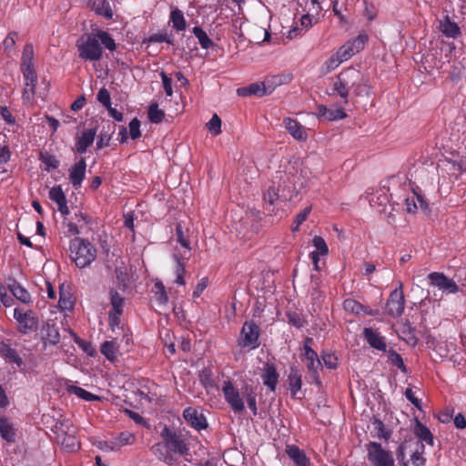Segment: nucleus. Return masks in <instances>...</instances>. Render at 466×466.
Here are the masks:
<instances>
[{"label": "nucleus", "instance_id": "15", "mask_svg": "<svg viewBox=\"0 0 466 466\" xmlns=\"http://www.w3.org/2000/svg\"><path fill=\"white\" fill-rule=\"evenodd\" d=\"M185 420L195 430L200 431L208 428L207 419L196 408L187 407L183 411Z\"/></svg>", "mask_w": 466, "mask_h": 466}, {"label": "nucleus", "instance_id": "17", "mask_svg": "<svg viewBox=\"0 0 466 466\" xmlns=\"http://www.w3.org/2000/svg\"><path fill=\"white\" fill-rule=\"evenodd\" d=\"M267 84L264 82L252 83L247 86L239 87L237 89V94L239 96H248L255 95L258 96H263L272 93V86H266Z\"/></svg>", "mask_w": 466, "mask_h": 466}, {"label": "nucleus", "instance_id": "8", "mask_svg": "<svg viewBox=\"0 0 466 466\" xmlns=\"http://www.w3.org/2000/svg\"><path fill=\"white\" fill-rule=\"evenodd\" d=\"M404 306L403 284L402 282H399V286L390 294L386 303V312L393 318H399L404 311Z\"/></svg>", "mask_w": 466, "mask_h": 466}, {"label": "nucleus", "instance_id": "52", "mask_svg": "<svg viewBox=\"0 0 466 466\" xmlns=\"http://www.w3.org/2000/svg\"><path fill=\"white\" fill-rule=\"evenodd\" d=\"M34 47L31 43H26L22 53L21 66H34Z\"/></svg>", "mask_w": 466, "mask_h": 466}, {"label": "nucleus", "instance_id": "14", "mask_svg": "<svg viewBox=\"0 0 466 466\" xmlns=\"http://www.w3.org/2000/svg\"><path fill=\"white\" fill-rule=\"evenodd\" d=\"M428 278L431 286L439 288L443 292L454 294L459 291L456 282L441 272L430 273Z\"/></svg>", "mask_w": 466, "mask_h": 466}, {"label": "nucleus", "instance_id": "23", "mask_svg": "<svg viewBox=\"0 0 466 466\" xmlns=\"http://www.w3.org/2000/svg\"><path fill=\"white\" fill-rule=\"evenodd\" d=\"M0 355L7 363H14L19 369L25 366V362L17 350L5 342L0 343Z\"/></svg>", "mask_w": 466, "mask_h": 466}, {"label": "nucleus", "instance_id": "1", "mask_svg": "<svg viewBox=\"0 0 466 466\" xmlns=\"http://www.w3.org/2000/svg\"><path fill=\"white\" fill-rule=\"evenodd\" d=\"M360 77V71L348 67L340 72L332 81V91L329 96H339L344 104H348L350 90Z\"/></svg>", "mask_w": 466, "mask_h": 466}, {"label": "nucleus", "instance_id": "5", "mask_svg": "<svg viewBox=\"0 0 466 466\" xmlns=\"http://www.w3.org/2000/svg\"><path fill=\"white\" fill-rule=\"evenodd\" d=\"M368 460L374 466H395L392 454L382 448L381 444L370 441L366 445Z\"/></svg>", "mask_w": 466, "mask_h": 466}, {"label": "nucleus", "instance_id": "44", "mask_svg": "<svg viewBox=\"0 0 466 466\" xmlns=\"http://www.w3.org/2000/svg\"><path fill=\"white\" fill-rule=\"evenodd\" d=\"M147 116L151 123L159 124L165 117V112L158 108L157 103H153L148 107Z\"/></svg>", "mask_w": 466, "mask_h": 466}, {"label": "nucleus", "instance_id": "13", "mask_svg": "<svg viewBox=\"0 0 466 466\" xmlns=\"http://www.w3.org/2000/svg\"><path fill=\"white\" fill-rule=\"evenodd\" d=\"M368 41L366 35H359L357 37L348 41L338 50V56L340 60L347 61L355 54L360 52Z\"/></svg>", "mask_w": 466, "mask_h": 466}, {"label": "nucleus", "instance_id": "9", "mask_svg": "<svg viewBox=\"0 0 466 466\" xmlns=\"http://www.w3.org/2000/svg\"><path fill=\"white\" fill-rule=\"evenodd\" d=\"M161 437L164 440L167 449L170 451L179 453L180 455L187 454L188 448L182 435L165 427L161 431Z\"/></svg>", "mask_w": 466, "mask_h": 466}, {"label": "nucleus", "instance_id": "41", "mask_svg": "<svg viewBox=\"0 0 466 466\" xmlns=\"http://www.w3.org/2000/svg\"><path fill=\"white\" fill-rule=\"evenodd\" d=\"M73 427L74 425L69 420H57L52 427V431L56 435V440L60 436H63L66 432H68L69 430L72 431Z\"/></svg>", "mask_w": 466, "mask_h": 466}, {"label": "nucleus", "instance_id": "10", "mask_svg": "<svg viewBox=\"0 0 466 466\" xmlns=\"http://www.w3.org/2000/svg\"><path fill=\"white\" fill-rule=\"evenodd\" d=\"M222 391L226 401L230 406L234 413L239 414L245 410L244 400L241 397L242 394L237 388L234 387L230 380L224 382Z\"/></svg>", "mask_w": 466, "mask_h": 466}, {"label": "nucleus", "instance_id": "12", "mask_svg": "<svg viewBox=\"0 0 466 466\" xmlns=\"http://www.w3.org/2000/svg\"><path fill=\"white\" fill-rule=\"evenodd\" d=\"M260 218V211L251 209L246 213L245 217L239 221V228H236L244 238H249L250 234L257 233L259 229L258 220Z\"/></svg>", "mask_w": 466, "mask_h": 466}, {"label": "nucleus", "instance_id": "26", "mask_svg": "<svg viewBox=\"0 0 466 466\" xmlns=\"http://www.w3.org/2000/svg\"><path fill=\"white\" fill-rule=\"evenodd\" d=\"M286 452L297 466H311L309 459L307 457L304 451L300 450L298 446L288 445Z\"/></svg>", "mask_w": 466, "mask_h": 466}, {"label": "nucleus", "instance_id": "19", "mask_svg": "<svg viewBox=\"0 0 466 466\" xmlns=\"http://www.w3.org/2000/svg\"><path fill=\"white\" fill-rule=\"evenodd\" d=\"M279 375L275 365L271 362L265 363L261 373V379L264 385L267 386L270 391H275L279 382Z\"/></svg>", "mask_w": 466, "mask_h": 466}, {"label": "nucleus", "instance_id": "54", "mask_svg": "<svg viewBox=\"0 0 466 466\" xmlns=\"http://www.w3.org/2000/svg\"><path fill=\"white\" fill-rule=\"evenodd\" d=\"M174 258L175 260L177 261V265H176V268H175V273H176V283L179 284V285H184L185 284V279H184V276H185V265L184 263L181 261V259L177 257V255H174Z\"/></svg>", "mask_w": 466, "mask_h": 466}, {"label": "nucleus", "instance_id": "60", "mask_svg": "<svg viewBox=\"0 0 466 466\" xmlns=\"http://www.w3.org/2000/svg\"><path fill=\"white\" fill-rule=\"evenodd\" d=\"M17 37L16 32H10L3 42L4 50L9 55L15 45V38Z\"/></svg>", "mask_w": 466, "mask_h": 466}, {"label": "nucleus", "instance_id": "36", "mask_svg": "<svg viewBox=\"0 0 466 466\" xmlns=\"http://www.w3.org/2000/svg\"><path fill=\"white\" fill-rule=\"evenodd\" d=\"M134 441L135 436L133 433L123 431L116 438L112 440L113 446L110 447V451H116L124 445L132 444Z\"/></svg>", "mask_w": 466, "mask_h": 466}, {"label": "nucleus", "instance_id": "55", "mask_svg": "<svg viewBox=\"0 0 466 466\" xmlns=\"http://www.w3.org/2000/svg\"><path fill=\"white\" fill-rule=\"evenodd\" d=\"M110 303L112 305L111 310L123 311L124 298L113 289L110 290Z\"/></svg>", "mask_w": 466, "mask_h": 466}, {"label": "nucleus", "instance_id": "32", "mask_svg": "<svg viewBox=\"0 0 466 466\" xmlns=\"http://www.w3.org/2000/svg\"><path fill=\"white\" fill-rule=\"evenodd\" d=\"M241 394L246 398L249 410H251L253 415L258 414V407H257V393L255 391V389L250 385H245L241 389Z\"/></svg>", "mask_w": 466, "mask_h": 466}, {"label": "nucleus", "instance_id": "2", "mask_svg": "<svg viewBox=\"0 0 466 466\" xmlns=\"http://www.w3.org/2000/svg\"><path fill=\"white\" fill-rule=\"evenodd\" d=\"M70 258L76 267L83 268L89 266L96 258V249L88 240L75 238L69 246Z\"/></svg>", "mask_w": 466, "mask_h": 466}, {"label": "nucleus", "instance_id": "4", "mask_svg": "<svg viewBox=\"0 0 466 466\" xmlns=\"http://www.w3.org/2000/svg\"><path fill=\"white\" fill-rule=\"evenodd\" d=\"M313 339L307 337L304 340L303 346V359L305 361L309 374L312 381L318 385H321V380L319 375V370L322 368L321 360L319 359L317 352L311 348Z\"/></svg>", "mask_w": 466, "mask_h": 466}, {"label": "nucleus", "instance_id": "59", "mask_svg": "<svg viewBox=\"0 0 466 466\" xmlns=\"http://www.w3.org/2000/svg\"><path fill=\"white\" fill-rule=\"evenodd\" d=\"M288 322L297 329L304 327L305 320L302 319L299 313L296 311H289L287 313Z\"/></svg>", "mask_w": 466, "mask_h": 466}, {"label": "nucleus", "instance_id": "3", "mask_svg": "<svg viewBox=\"0 0 466 466\" xmlns=\"http://www.w3.org/2000/svg\"><path fill=\"white\" fill-rule=\"evenodd\" d=\"M78 56L85 61H98L103 56V48L96 34L83 35L76 41Z\"/></svg>", "mask_w": 466, "mask_h": 466}, {"label": "nucleus", "instance_id": "39", "mask_svg": "<svg viewBox=\"0 0 466 466\" xmlns=\"http://www.w3.org/2000/svg\"><path fill=\"white\" fill-rule=\"evenodd\" d=\"M198 380L200 384L207 390H211L216 387L213 374L209 368H204L199 371Z\"/></svg>", "mask_w": 466, "mask_h": 466}, {"label": "nucleus", "instance_id": "62", "mask_svg": "<svg viewBox=\"0 0 466 466\" xmlns=\"http://www.w3.org/2000/svg\"><path fill=\"white\" fill-rule=\"evenodd\" d=\"M313 245L316 248L315 251H318L321 255L328 254L329 248L322 237L315 236L313 238Z\"/></svg>", "mask_w": 466, "mask_h": 466}, {"label": "nucleus", "instance_id": "35", "mask_svg": "<svg viewBox=\"0 0 466 466\" xmlns=\"http://www.w3.org/2000/svg\"><path fill=\"white\" fill-rule=\"evenodd\" d=\"M170 22L176 31H184L187 28V21L183 12L178 8H173L170 13Z\"/></svg>", "mask_w": 466, "mask_h": 466}, {"label": "nucleus", "instance_id": "27", "mask_svg": "<svg viewBox=\"0 0 466 466\" xmlns=\"http://www.w3.org/2000/svg\"><path fill=\"white\" fill-rule=\"evenodd\" d=\"M88 5L96 15L107 20L113 18V10L107 0H88Z\"/></svg>", "mask_w": 466, "mask_h": 466}, {"label": "nucleus", "instance_id": "56", "mask_svg": "<svg viewBox=\"0 0 466 466\" xmlns=\"http://www.w3.org/2000/svg\"><path fill=\"white\" fill-rule=\"evenodd\" d=\"M389 360L392 365L398 367L402 372L407 371V368L403 362L401 355L394 350H390L389 351Z\"/></svg>", "mask_w": 466, "mask_h": 466}, {"label": "nucleus", "instance_id": "7", "mask_svg": "<svg viewBox=\"0 0 466 466\" xmlns=\"http://www.w3.org/2000/svg\"><path fill=\"white\" fill-rule=\"evenodd\" d=\"M260 328L253 320L246 321L240 331L238 345L241 348L257 349L259 346Z\"/></svg>", "mask_w": 466, "mask_h": 466}, {"label": "nucleus", "instance_id": "38", "mask_svg": "<svg viewBox=\"0 0 466 466\" xmlns=\"http://www.w3.org/2000/svg\"><path fill=\"white\" fill-rule=\"evenodd\" d=\"M66 390H67V392H69L71 394H75L78 398L83 399L84 400H86V401H95V400H98L100 399L97 395H95V394H93L78 386H75V385L67 386Z\"/></svg>", "mask_w": 466, "mask_h": 466}, {"label": "nucleus", "instance_id": "25", "mask_svg": "<svg viewBox=\"0 0 466 466\" xmlns=\"http://www.w3.org/2000/svg\"><path fill=\"white\" fill-rule=\"evenodd\" d=\"M23 76L25 79V88L24 90V95L27 94L28 92L31 93V95H35V84L37 81V76L36 72L34 68V66H21Z\"/></svg>", "mask_w": 466, "mask_h": 466}, {"label": "nucleus", "instance_id": "22", "mask_svg": "<svg viewBox=\"0 0 466 466\" xmlns=\"http://www.w3.org/2000/svg\"><path fill=\"white\" fill-rule=\"evenodd\" d=\"M97 128H88L81 133L75 145V150L79 154L86 152L87 148L94 143Z\"/></svg>", "mask_w": 466, "mask_h": 466}, {"label": "nucleus", "instance_id": "64", "mask_svg": "<svg viewBox=\"0 0 466 466\" xmlns=\"http://www.w3.org/2000/svg\"><path fill=\"white\" fill-rule=\"evenodd\" d=\"M97 100L106 107L109 108L111 106L110 93L105 87L101 88L97 93Z\"/></svg>", "mask_w": 466, "mask_h": 466}, {"label": "nucleus", "instance_id": "49", "mask_svg": "<svg viewBox=\"0 0 466 466\" xmlns=\"http://www.w3.org/2000/svg\"><path fill=\"white\" fill-rule=\"evenodd\" d=\"M187 229L184 231L183 226L181 222H178L176 225V240L178 242L182 247L190 249V242L188 240L187 236Z\"/></svg>", "mask_w": 466, "mask_h": 466}, {"label": "nucleus", "instance_id": "20", "mask_svg": "<svg viewBox=\"0 0 466 466\" xmlns=\"http://www.w3.org/2000/svg\"><path fill=\"white\" fill-rule=\"evenodd\" d=\"M283 125L292 137L298 141H306L308 138L304 127L296 119L285 117Z\"/></svg>", "mask_w": 466, "mask_h": 466}, {"label": "nucleus", "instance_id": "63", "mask_svg": "<svg viewBox=\"0 0 466 466\" xmlns=\"http://www.w3.org/2000/svg\"><path fill=\"white\" fill-rule=\"evenodd\" d=\"M129 135L133 140L137 139L141 136L140 121L137 118H133L129 122Z\"/></svg>", "mask_w": 466, "mask_h": 466}, {"label": "nucleus", "instance_id": "45", "mask_svg": "<svg viewBox=\"0 0 466 466\" xmlns=\"http://www.w3.org/2000/svg\"><path fill=\"white\" fill-rule=\"evenodd\" d=\"M441 26L442 33L448 37L455 38L461 33L458 25L454 22L450 21L449 18H446V20L443 23H441Z\"/></svg>", "mask_w": 466, "mask_h": 466}, {"label": "nucleus", "instance_id": "51", "mask_svg": "<svg viewBox=\"0 0 466 466\" xmlns=\"http://www.w3.org/2000/svg\"><path fill=\"white\" fill-rule=\"evenodd\" d=\"M151 451L159 460L171 463L172 457L167 454L165 443H156L152 446Z\"/></svg>", "mask_w": 466, "mask_h": 466}, {"label": "nucleus", "instance_id": "47", "mask_svg": "<svg viewBox=\"0 0 466 466\" xmlns=\"http://www.w3.org/2000/svg\"><path fill=\"white\" fill-rule=\"evenodd\" d=\"M155 298L158 304L167 305L168 302V296L167 294L164 284L161 281H157L154 285Z\"/></svg>", "mask_w": 466, "mask_h": 466}, {"label": "nucleus", "instance_id": "33", "mask_svg": "<svg viewBox=\"0 0 466 466\" xmlns=\"http://www.w3.org/2000/svg\"><path fill=\"white\" fill-rule=\"evenodd\" d=\"M414 434L420 441H425L427 444L433 446V435L431 431L423 425L420 420H416V424L413 430Z\"/></svg>", "mask_w": 466, "mask_h": 466}, {"label": "nucleus", "instance_id": "61", "mask_svg": "<svg viewBox=\"0 0 466 466\" xmlns=\"http://www.w3.org/2000/svg\"><path fill=\"white\" fill-rule=\"evenodd\" d=\"M321 359L328 369L336 370L338 368V358L334 354L323 353Z\"/></svg>", "mask_w": 466, "mask_h": 466}, {"label": "nucleus", "instance_id": "29", "mask_svg": "<svg viewBox=\"0 0 466 466\" xmlns=\"http://www.w3.org/2000/svg\"><path fill=\"white\" fill-rule=\"evenodd\" d=\"M8 289L12 294L21 302L27 304L31 301V296L29 292L15 279H10V282L8 283Z\"/></svg>", "mask_w": 466, "mask_h": 466}, {"label": "nucleus", "instance_id": "58", "mask_svg": "<svg viewBox=\"0 0 466 466\" xmlns=\"http://www.w3.org/2000/svg\"><path fill=\"white\" fill-rule=\"evenodd\" d=\"M49 198L52 201L56 202L57 205L66 200V197L64 191L62 190L61 186L53 187L49 190Z\"/></svg>", "mask_w": 466, "mask_h": 466}, {"label": "nucleus", "instance_id": "28", "mask_svg": "<svg viewBox=\"0 0 466 466\" xmlns=\"http://www.w3.org/2000/svg\"><path fill=\"white\" fill-rule=\"evenodd\" d=\"M288 382L290 393L293 397L301 390L302 376L295 366L289 368V374L288 376Z\"/></svg>", "mask_w": 466, "mask_h": 466}, {"label": "nucleus", "instance_id": "6", "mask_svg": "<svg viewBox=\"0 0 466 466\" xmlns=\"http://www.w3.org/2000/svg\"><path fill=\"white\" fill-rule=\"evenodd\" d=\"M14 318L18 323L17 330L22 334H29L38 329V316L31 309L23 311L21 309L15 308L14 310Z\"/></svg>", "mask_w": 466, "mask_h": 466}, {"label": "nucleus", "instance_id": "50", "mask_svg": "<svg viewBox=\"0 0 466 466\" xmlns=\"http://www.w3.org/2000/svg\"><path fill=\"white\" fill-rule=\"evenodd\" d=\"M400 337L408 343L415 345L417 343V338L415 336V329L411 327L410 323L403 324L400 329Z\"/></svg>", "mask_w": 466, "mask_h": 466}, {"label": "nucleus", "instance_id": "30", "mask_svg": "<svg viewBox=\"0 0 466 466\" xmlns=\"http://www.w3.org/2000/svg\"><path fill=\"white\" fill-rule=\"evenodd\" d=\"M0 436L7 442H14L15 441V430L5 417H0Z\"/></svg>", "mask_w": 466, "mask_h": 466}, {"label": "nucleus", "instance_id": "11", "mask_svg": "<svg viewBox=\"0 0 466 466\" xmlns=\"http://www.w3.org/2000/svg\"><path fill=\"white\" fill-rule=\"evenodd\" d=\"M40 339L43 342L42 350H46L47 346H56L60 342L59 329L55 320L48 319L42 324Z\"/></svg>", "mask_w": 466, "mask_h": 466}, {"label": "nucleus", "instance_id": "31", "mask_svg": "<svg viewBox=\"0 0 466 466\" xmlns=\"http://www.w3.org/2000/svg\"><path fill=\"white\" fill-rule=\"evenodd\" d=\"M371 423L373 426V431L371 432L373 437L384 439L386 441L390 439L392 432L390 430L385 428V425L381 420L374 417Z\"/></svg>", "mask_w": 466, "mask_h": 466}, {"label": "nucleus", "instance_id": "37", "mask_svg": "<svg viewBox=\"0 0 466 466\" xmlns=\"http://www.w3.org/2000/svg\"><path fill=\"white\" fill-rule=\"evenodd\" d=\"M39 160L45 165L44 170L49 172L51 169H56L59 167L60 161L56 156L51 155L48 152L41 151L39 153Z\"/></svg>", "mask_w": 466, "mask_h": 466}, {"label": "nucleus", "instance_id": "18", "mask_svg": "<svg viewBox=\"0 0 466 466\" xmlns=\"http://www.w3.org/2000/svg\"><path fill=\"white\" fill-rule=\"evenodd\" d=\"M86 169V162L85 157H81L78 162L73 165L69 169V181L76 189L81 187V184L85 179Z\"/></svg>", "mask_w": 466, "mask_h": 466}, {"label": "nucleus", "instance_id": "24", "mask_svg": "<svg viewBox=\"0 0 466 466\" xmlns=\"http://www.w3.org/2000/svg\"><path fill=\"white\" fill-rule=\"evenodd\" d=\"M76 430L75 427L72 428V431L69 430L68 432L63 434L58 439H56L57 443H59L66 451H77L80 447V443L76 436Z\"/></svg>", "mask_w": 466, "mask_h": 466}, {"label": "nucleus", "instance_id": "48", "mask_svg": "<svg viewBox=\"0 0 466 466\" xmlns=\"http://www.w3.org/2000/svg\"><path fill=\"white\" fill-rule=\"evenodd\" d=\"M343 308L346 311L360 314V312H366V307H364L359 301L353 299H347L343 302Z\"/></svg>", "mask_w": 466, "mask_h": 466}, {"label": "nucleus", "instance_id": "40", "mask_svg": "<svg viewBox=\"0 0 466 466\" xmlns=\"http://www.w3.org/2000/svg\"><path fill=\"white\" fill-rule=\"evenodd\" d=\"M101 353L110 361L117 359V347L114 340L105 341L100 348Z\"/></svg>", "mask_w": 466, "mask_h": 466}, {"label": "nucleus", "instance_id": "16", "mask_svg": "<svg viewBox=\"0 0 466 466\" xmlns=\"http://www.w3.org/2000/svg\"><path fill=\"white\" fill-rule=\"evenodd\" d=\"M99 135L96 148L101 149L109 146L112 135L116 132V125L110 120H102L98 126Z\"/></svg>", "mask_w": 466, "mask_h": 466}, {"label": "nucleus", "instance_id": "21", "mask_svg": "<svg viewBox=\"0 0 466 466\" xmlns=\"http://www.w3.org/2000/svg\"><path fill=\"white\" fill-rule=\"evenodd\" d=\"M363 336L371 348L383 352L386 351L387 344L385 338L380 336L377 330H374L371 328H365L363 329Z\"/></svg>", "mask_w": 466, "mask_h": 466}, {"label": "nucleus", "instance_id": "34", "mask_svg": "<svg viewBox=\"0 0 466 466\" xmlns=\"http://www.w3.org/2000/svg\"><path fill=\"white\" fill-rule=\"evenodd\" d=\"M279 199V193L277 188L272 186L269 187L266 192L263 194V201H264V208L270 215L274 208H271L274 206L275 202Z\"/></svg>", "mask_w": 466, "mask_h": 466}, {"label": "nucleus", "instance_id": "57", "mask_svg": "<svg viewBox=\"0 0 466 466\" xmlns=\"http://www.w3.org/2000/svg\"><path fill=\"white\" fill-rule=\"evenodd\" d=\"M207 127L212 135L218 136L221 133V119L217 114H214L208 122Z\"/></svg>", "mask_w": 466, "mask_h": 466}, {"label": "nucleus", "instance_id": "42", "mask_svg": "<svg viewBox=\"0 0 466 466\" xmlns=\"http://www.w3.org/2000/svg\"><path fill=\"white\" fill-rule=\"evenodd\" d=\"M167 43L168 45L174 46V41L171 36L166 32H157L151 34L147 38L143 40V44L147 43Z\"/></svg>", "mask_w": 466, "mask_h": 466}, {"label": "nucleus", "instance_id": "43", "mask_svg": "<svg viewBox=\"0 0 466 466\" xmlns=\"http://www.w3.org/2000/svg\"><path fill=\"white\" fill-rule=\"evenodd\" d=\"M192 32L198 39L199 45L202 48L208 49L214 45L213 41L200 26L193 27Z\"/></svg>", "mask_w": 466, "mask_h": 466}, {"label": "nucleus", "instance_id": "46", "mask_svg": "<svg viewBox=\"0 0 466 466\" xmlns=\"http://www.w3.org/2000/svg\"><path fill=\"white\" fill-rule=\"evenodd\" d=\"M96 36L100 44L103 45L106 49L114 51L116 48V45L113 37L106 31L98 30Z\"/></svg>", "mask_w": 466, "mask_h": 466}, {"label": "nucleus", "instance_id": "53", "mask_svg": "<svg viewBox=\"0 0 466 466\" xmlns=\"http://www.w3.org/2000/svg\"><path fill=\"white\" fill-rule=\"evenodd\" d=\"M352 88H354V94L358 96L369 95L370 87L368 86L367 79L365 78L361 72L360 79L357 81V83L354 84Z\"/></svg>", "mask_w": 466, "mask_h": 466}]
</instances>
